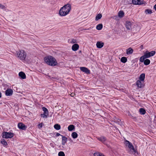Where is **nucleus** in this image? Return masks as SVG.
Listing matches in <instances>:
<instances>
[{"instance_id":"f257e3e1","label":"nucleus","mask_w":156,"mask_h":156,"mask_svg":"<svg viewBox=\"0 0 156 156\" xmlns=\"http://www.w3.org/2000/svg\"><path fill=\"white\" fill-rule=\"evenodd\" d=\"M44 60L46 63L51 66H55L57 64L56 59L51 56L45 57L44 58Z\"/></svg>"},{"instance_id":"f03ea898","label":"nucleus","mask_w":156,"mask_h":156,"mask_svg":"<svg viewBox=\"0 0 156 156\" xmlns=\"http://www.w3.org/2000/svg\"><path fill=\"white\" fill-rule=\"evenodd\" d=\"M71 6L69 4H67L62 7L60 10L59 14L61 16H65L67 15L71 10Z\"/></svg>"},{"instance_id":"7ed1b4c3","label":"nucleus","mask_w":156,"mask_h":156,"mask_svg":"<svg viewBox=\"0 0 156 156\" xmlns=\"http://www.w3.org/2000/svg\"><path fill=\"white\" fill-rule=\"evenodd\" d=\"M155 52L154 51H152L150 52L147 51L145 53L144 55L141 56L140 58V62H143L144 59L147 58H148L151 56L154 55Z\"/></svg>"},{"instance_id":"20e7f679","label":"nucleus","mask_w":156,"mask_h":156,"mask_svg":"<svg viewBox=\"0 0 156 156\" xmlns=\"http://www.w3.org/2000/svg\"><path fill=\"white\" fill-rule=\"evenodd\" d=\"M16 55L21 60L23 61L25 60L27 53L24 50H21L17 52Z\"/></svg>"},{"instance_id":"39448f33","label":"nucleus","mask_w":156,"mask_h":156,"mask_svg":"<svg viewBox=\"0 0 156 156\" xmlns=\"http://www.w3.org/2000/svg\"><path fill=\"white\" fill-rule=\"evenodd\" d=\"M2 136L3 138H11L14 136V134L11 132H4L2 133Z\"/></svg>"},{"instance_id":"423d86ee","label":"nucleus","mask_w":156,"mask_h":156,"mask_svg":"<svg viewBox=\"0 0 156 156\" xmlns=\"http://www.w3.org/2000/svg\"><path fill=\"white\" fill-rule=\"evenodd\" d=\"M133 25V23L130 21H127L126 22V27L127 30H130L131 29Z\"/></svg>"},{"instance_id":"0eeeda50","label":"nucleus","mask_w":156,"mask_h":156,"mask_svg":"<svg viewBox=\"0 0 156 156\" xmlns=\"http://www.w3.org/2000/svg\"><path fill=\"white\" fill-rule=\"evenodd\" d=\"M132 2L134 5H141L144 3L143 0H132Z\"/></svg>"},{"instance_id":"6e6552de","label":"nucleus","mask_w":156,"mask_h":156,"mask_svg":"<svg viewBox=\"0 0 156 156\" xmlns=\"http://www.w3.org/2000/svg\"><path fill=\"white\" fill-rule=\"evenodd\" d=\"M18 127L23 130H25L27 127L22 123H19L18 124Z\"/></svg>"},{"instance_id":"1a4fd4ad","label":"nucleus","mask_w":156,"mask_h":156,"mask_svg":"<svg viewBox=\"0 0 156 156\" xmlns=\"http://www.w3.org/2000/svg\"><path fill=\"white\" fill-rule=\"evenodd\" d=\"M80 69L81 71L83 72H85L86 73L89 74L90 73V70L86 67H80Z\"/></svg>"},{"instance_id":"9d476101","label":"nucleus","mask_w":156,"mask_h":156,"mask_svg":"<svg viewBox=\"0 0 156 156\" xmlns=\"http://www.w3.org/2000/svg\"><path fill=\"white\" fill-rule=\"evenodd\" d=\"M13 93L12 90L10 89H8L5 91V95L7 96H10Z\"/></svg>"},{"instance_id":"9b49d317","label":"nucleus","mask_w":156,"mask_h":156,"mask_svg":"<svg viewBox=\"0 0 156 156\" xmlns=\"http://www.w3.org/2000/svg\"><path fill=\"white\" fill-rule=\"evenodd\" d=\"M126 144H128V147L131 149L133 151H135V149L133 146V145L131 143L129 142V141L128 140H126Z\"/></svg>"},{"instance_id":"f8f14e48","label":"nucleus","mask_w":156,"mask_h":156,"mask_svg":"<svg viewBox=\"0 0 156 156\" xmlns=\"http://www.w3.org/2000/svg\"><path fill=\"white\" fill-rule=\"evenodd\" d=\"M79 48V45L77 44H74L72 47V50L73 51H76Z\"/></svg>"},{"instance_id":"ddd939ff","label":"nucleus","mask_w":156,"mask_h":156,"mask_svg":"<svg viewBox=\"0 0 156 156\" xmlns=\"http://www.w3.org/2000/svg\"><path fill=\"white\" fill-rule=\"evenodd\" d=\"M61 136H62V144L63 145H64L67 142V138L63 135H61Z\"/></svg>"},{"instance_id":"4468645a","label":"nucleus","mask_w":156,"mask_h":156,"mask_svg":"<svg viewBox=\"0 0 156 156\" xmlns=\"http://www.w3.org/2000/svg\"><path fill=\"white\" fill-rule=\"evenodd\" d=\"M136 85H137V87L139 88H141L143 86V83L141 82V81L140 80H138L136 82Z\"/></svg>"},{"instance_id":"2eb2a0df","label":"nucleus","mask_w":156,"mask_h":156,"mask_svg":"<svg viewBox=\"0 0 156 156\" xmlns=\"http://www.w3.org/2000/svg\"><path fill=\"white\" fill-rule=\"evenodd\" d=\"M19 75L22 79H24L26 78V75L23 72H20L19 73Z\"/></svg>"},{"instance_id":"dca6fc26","label":"nucleus","mask_w":156,"mask_h":156,"mask_svg":"<svg viewBox=\"0 0 156 156\" xmlns=\"http://www.w3.org/2000/svg\"><path fill=\"white\" fill-rule=\"evenodd\" d=\"M104 44L103 43L101 42L98 41L96 44V46L98 48H102L104 45Z\"/></svg>"},{"instance_id":"f3484780","label":"nucleus","mask_w":156,"mask_h":156,"mask_svg":"<svg viewBox=\"0 0 156 156\" xmlns=\"http://www.w3.org/2000/svg\"><path fill=\"white\" fill-rule=\"evenodd\" d=\"M145 78V74L144 73H142L140 74L139 77V80L141 81H144Z\"/></svg>"},{"instance_id":"a211bd4d","label":"nucleus","mask_w":156,"mask_h":156,"mask_svg":"<svg viewBox=\"0 0 156 156\" xmlns=\"http://www.w3.org/2000/svg\"><path fill=\"white\" fill-rule=\"evenodd\" d=\"M133 51V49L131 48H130L126 50V54L128 55L132 54Z\"/></svg>"},{"instance_id":"6ab92c4d","label":"nucleus","mask_w":156,"mask_h":156,"mask_svg":"<svg viewBox=\"0 0 156 156\" xmlns=\"http://www.w3.org/2000/svg\"><path fill=\"white\" fill-rule=\"evenodd\" d=\"M75 129V126L73 125H69L68 127V130L69 131H72Z\"/></svg>"},{"instance_id":"aec40b11","label":"nucleus","mask_w":156,"mask_h":156,"mask_svg":"<svg viewBox=\"0 0 156 156\" xmlns=\"http://www.w3.org/2000/svg\"><path fill=\"white\" fill-rule=\"evenodd\" d=\"M139 112L141 114L144 115L145 114L146 112L145 110L143 108H140L139 109Z\"/></svg>"},{"instance_id":"412c9836","label":"nucleus","mask_w":156,"mask_h":156,"mask_svg":"<svg viewBox=\"0 0 156 156\" xmlns=\"http://www.w3.org/2000/svg\"><path fill=\"white\" fill-rule=\"evenodd\" d=\"M124 13L123 11H120L118 13V16L119 17L122 18L124 16Z\"/></svg>"},{"instance_id":"4be33fe9","label":"nucleus","mask_w":156,"mask_h":156,"mask_svg":"<svg viewBox=\"0 0 156 156\" xmlns=\"http://www.w3.org/2000/svg\"><path fill=\"white\" fill-rule=\"evenodd\" d=\"M103 27V25L101 24H99L98 25L96 26V29L98 30H101Z\"/></svg>"},{"instance_id":"5701e85b","label":"nucleus","mask_w":156,"mask_h":156,"mask_svg":"<svg viewBox=\"0 0 156 156\" xmlns=\"http://www.w3.org/2000/svg\"><path fill=\"white\" fill-rule=\"evenodd\" d=\"M54 128L57 130H59L61 128V126L60 125L57 124L54 126Z\"/></svg>"},{"instance_id":"b1692460","label":"nucleus","mask_w":156,"mask_h":156,"mask_svg":"<svg viewBox=\"0 0 156 156\" xmlns=\"http://www.w3.org/2000/svg\"><path fill=\"white\" fill-rule=\"evenodd\" d=\"M143 62L145 65H147L150 64V61L148 59H146L145 60L144 59Z\"/></svg>"},{"instance_id":"393cba45","label":"nucleus","mask_w":156,"mask_h":156,"mask_svg":"<svg viewBox=\"0 0 156 156\" xmlns=\"http://www.w3.org/2000/svg\"><path fill=\"white\" fill-rule=\"evenodd\" d=\"M71 136L73 138L75 139L77 137L78 134L76 132H73L72 133Z\"/></svg>"},{"instance_id":"a878e982","label":"nucleus","mask_w":156,"mask_h":156,"mask_svg":"<svg viewBox=\"0 0 156 156\" xmlns=\"http://www.w3.org/2000/svg\"><path fill=\"white\" fill-rule=\"evenodd\" d=\"M1 142V143L4 146H6L8 144L7 142L4 139L2 140Z\"/></svg>"},{"instance_id":"bb28decb","label":"nucleus","mask_w":156,"mask_h":156,"mask_svg":"<svg viewBox=\"0 0 156 156\" xmlns=\"http://www.w3.org/2000/svg\"><path fill=\"white\" fill-rule=\"evenodd\" d=\"M102 15L101 14H98L95 17V20L98 21L102 17Z\"/></svg>"},{"instance_id":"cd10ccee","label":"nucleus","mask_w":156,"mask_h":156,"mask_svg":"<svg viewBox=\"0 0 156 156\" xmlns=\"http://www.w3.org/2000/svg\"><path fill=\"white\" fill-rule=\"evenodd\" d=\"M121 61L122 62L125 63L127 62V59L126 57H123L121 58Z\"/></svg>"},{"instance_id":"c85d7f7f","label":"nucleus","mask_w":156,"mask_h":156,"mask_svg":"<svg viewBox=\"0 0 156 156\" xmlns=\"http://www.w3.org/2000/svg\"><path fill=\"white\" fill-rule=\"evenodd\" d=\"M94 156H104L102 153L99 152H96L94 154Z\"/></svg>"},{"instance_id":"c756f323","label":"nucleus","mask_w":156,"mask_h":156,"mask_svg":"<svg viewBox=\"0 0 156 156\" xmlns=\"http://www.w3.org/2000/svg\"><path fill=\"white\" fill-rule=\"evenodd\" d=\"M98 139L102 142H104L106 140V138L104 136H101L98 138Z\"/></svg>"},{"instance_id":"7c9ffc66","label":"nucleus","mask_w":156,"mask_h":156,"mask_svg":"<svg viewBox=\"0 0 156 156\" xmlns=\"http://www.w3.org/2000/svg\"><path fill=\"white\" fill-rule=\"evenodd\" d=\"M145 12L146 14H151L152 13V12L151 9H147L145 10Z\"/></svg>"},{"instance_id":"2f4dec72","label":"nucleus","mask_w":156,"mask_h":156,"mask_svg":"<svg viewBox=\"0 0 156 156\" xmlns=\"http://www.w3.org/2000/svg\"><path fill=\"white\" fill-rule=\"evenodd\" d=\"M0 8L4 10H5L6 9L4 5H3L0 4Z\"/></svg>"},{"instance_id":"473e14b6","label":"nucleus","mask_w":156,"mask_h":156,"mask_svg":"<svg viewBox=\"0 0 156 156\" xmlns=\"http://www.w3.org/2000/svg\"><path fill=\"white\" fill-rule=\"evenodd\" d=\"M58 156H65L64 153L62 151H60L58 154Z\"/></svg>"},{"instance_id":"72a5a7b5","label":"nucleus","mask_w":156,"mask_h":156,"mask_svg":"<svg viewBox=\"0 0 156 156\" xmlns=\"http://www.w3.org/2000/svg\"><path fill=\"white\" fill-rule=\"evenodd\" d=\"M42 110L44 112H48V111L47 108H46L45 107H43L42 108Z\"/></svg>"},{"instance_id":"f704fd0d","label":"nucleus","mask_w":156,"mask_h":156,"mask_svg":"<svg viewBox=\"0 0 156 156\" xmlns=\"http://www.w3.org/2000/svg\"><path fill=\"white\" fill-rule=\"evenodd\" d=\"M43 125L44 124L43 122H41V123L39 124L38 125L39 128L40 129L42 127Z\"/></svg>"},{"instance_id":"c9c22d12","label":"nucleus","mask_w":156,"mask_h":156,"mask_svg":"<svg viewBox=\"0 0 156 156\" xmlns=\"http://www.w3.org/2000/svg\"><path fill=\"white\" fill-rule=\"evenodd\" d=\"M70 42L72 43H75L76 42V40L74 39H72L71 40Z\"/></svg>"},{"instance_id":"e433bc0d","label":"nucleus","mask_w":156,"mask_h":156,"mask_svg":"<svg viewBox=\"0 0 156 156\" xmlns=\"http://www.w3.org/2000/svg\"><path fill=\"white\" fill-rule=\"evenodd\" d=\"M41 117H42L43 118H46L47 117V116H46L45 115L43 114H41Z\"/></svg>"},{"instance_id":"4c0bfd02","label":"nucleus","mask_w":156,"mask_h":156,"mask_svg":"<svg viewBox=\"0 0 156 156\" xmlns=\"http://www.w3.org/2000/svg\"><path fill=\"white\" fill-rule=\"evenodd\" d=\"M43 114L45 115L46 116H47V115H48V112H44V113Z\"/></svg>"},{"instance_id":"58836bf2","label":"nucleus","mask_w":156,"mask_h":156,"mask_svg":"<svg viewBox=\"0 0 156 156\" xmlns=\"http://www.w3.org/2000/svg\"><path fill=\"white\" fill-rule=\"evenodd\" d=\"M61 135H61L60 133H57L56 134V136H61Z\"/></svg>"},{"instance_id":"ea45409f","label":"nucleus","mask_w":156,"mask_h":156,"mask_svg":"<svg viewBox=\"0 0 156 156\" xmlns=\"http://www.w3.org/2000/svg\"><path fill=\"white\" fill-rule=\"evenodd\" d=\"M74 94H74L73 93H72L71 94V96H73Z\"/></svg>"},{"instance_id":"a19ab883","label":"nucleus","mask_w":156,"mask_h":156,"mask_svg":"<svg viewBox=\"0 0 156 156\" xmlns=\"http://www.w3.org/2000/svg\"><path fill=\"white\" fill-rule=\"evenodd\" d=\"M154 8L155 10H156V4L154 5Z\"/></svg>"},{"instance_id":"79ce46f5","label":"nucleus","mask_w":156,"mask_h":156,"mask_svg":"<svg viewBox=\"0 0 156 156\" xmlns=\"http://www.w3.org/2000/svg\"><path fill=\"white\" fill-rule=\"evenodd\" d=\"M2 97V94L1 92H0V98H1Z\"/></svg>"},{"instance_id":"37998d69","label":"nucleus","mask_w":156,"mask_h":156,"mask_svg":"<svg viewBox=\"0 0 156 156\" xmlns=\"http://www.w3.org/2000/svg\"><path fill=\"white\" fill-rule=\"evenodd\" d=\"M129 3H130V2H129H129H128V3H127V2L126 3V4H129Z\"/></svg>"}]
</instances>
